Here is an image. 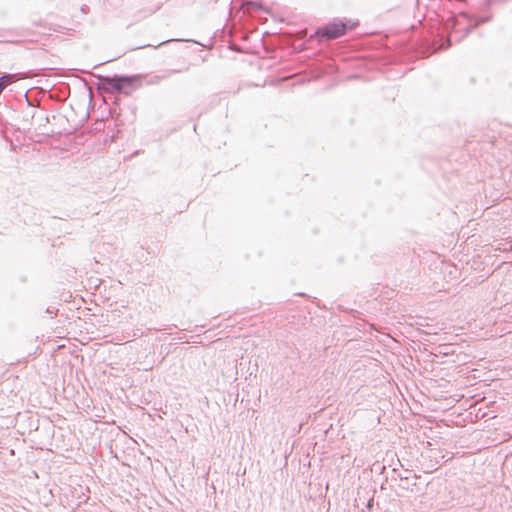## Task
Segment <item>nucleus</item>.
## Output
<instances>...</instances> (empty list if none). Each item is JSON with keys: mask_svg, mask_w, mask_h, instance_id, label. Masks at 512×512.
<instances>
[{"mask_svg": "<svg viewBox=\"0 0 512 512\" xmlns=\"http://www.w3.org/2000/svg\"><path fill=\"white\" fill-rule=\"evenodd\" d=\"M255 6H256L258 9H261V8H262V4H261V3H255Z\"/></svg>", "mask_w": 512, "mask_h": 512, "instance_id": "nucleus-6", "label": "nucleus"}, {"mask_svg": "<svg viewBox=\"0 0 512 512\" xmlns=\"http://www.w3.org/2000/svg\"><path fill=\"white\" fill-rule=\"evenodd\" d=\"M170 40H167V41H163L162 43H160L158 46L162 45V44H166L167 42H169Z\"/></svg>", "mask_w": 512, "mask_h": 512, "instance_id": "nucleus-7", "label": "nucleus"}, {"mask_svg": "<svg viewBox=\"0 0 512 512\" xmlns=\"http://www.w3.org/2000/svg\"><path fill=\"white\" fill-rule=\"evenodd\" d=\"M138 82L137 76H104L100 78V88L107 93L117 92L128 95L137 87Z\"/></svg>", "mask_w": 512, "mask_h": 512, "instance_id": "nucleus-1", "label": "nucleus"}, {"mask_svg": "<svg viewBox=\"0 0 512 512\" xmlns=\"http://www.w3.org/2000/svg\"><path fill=\"white\" fill-rule=\"evenodd\" d=\"M355 25L356 23H352L350 20L334 19L325 26L318 28L315 31V35L321 39L332 40L343 36Z\"/></svg>", "mask_w": 512, "mask_h": 512, "instance_id": "nucleus-2", "label": "nucleus"}, {"mask_svg": "<svg viewBox=\"0 0 512 512\" xmlns=\"http://www.w3.org/2000/svg\"><path fill=\"white\" fill-rule=\"evenodd\" d=\"M186 70H187V68L173 69V70H166V71H164L161 75H155V76L153 77V79H154V80H153V82H154V83H157V82H159V81H161V80H164V79H166V78L170 77V76H171V75H173V74L181 73V72H184V71H186Z\"/></svg>", "mask_w": 512, "mask_h": 512, "instance_id": "nucleus-3", "label": "nucleus"}, {"mask_svg": "<svg viewBox=\"0 0 512 512\" xmlns=\"http://www.w3.org/2000/svg\"><path fill=\"white\" fill-rule=\"evenodd\" d=\"M449 46H450V40H449V39H447V40H446V44H445V45H442V46H441V49H446V48H448Z\"/></svg>", "mask_w": 512, "mask_h": 512, "instance_id": "nucleus-5", "label": "nucleus"}, {"mask_svg": "<svg viewBox=\"0 0 512 512\" xmlns=\"http://www.w3.org/2000/svg\"><path fill=\"white\" fill-rule=\"evenodd\" d=\"M485 21H486V20L483 18V19H481V20L476 21L474 24L469 25L467 28H465V34L467 35V34L471 31V29H474V28H475V27H477L480 23H483V22H485Z\"/></svg>", "mask_w": 512, "mask_h": 512, "instance_id": "nucleus-4", "label": "nucleus"}]
</instances>
